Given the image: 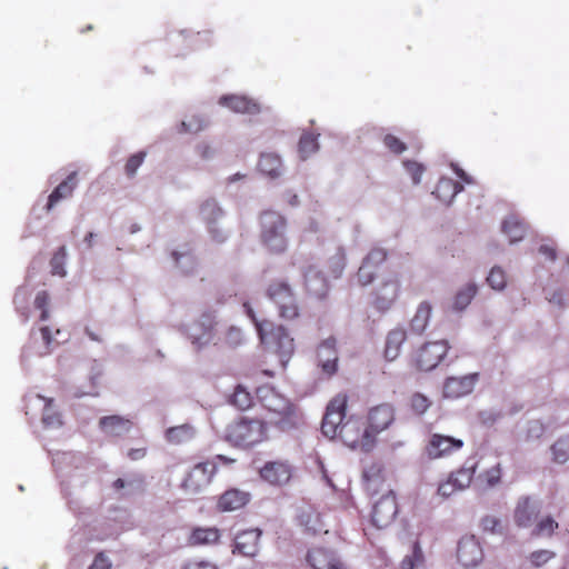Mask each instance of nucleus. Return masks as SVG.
<instances>
[{
    "instance_id": "61",
    "label": "nucleus",
    "mask_w": 569,
    "mask_h": 569,
    "mask_svg": "<svg viewBox=\"0 0 569 569\" xmlns=\"http://www.w3.org/2000/svg\"><path fill=\"white\" fill-rule=\"evenodd\" d=\"M111 562L110 560L103 555L99 553L92 565L89 567V569H110Z\"/></svg>"
},
{
    "instance_id": "56",
    "label": "nucleus",
    "mask_w": 569,
    "mask_h": 569,
    "mask_svg": "<svg viewBox=\"0 0 569 569\" xmlns=\"http://www.w3.org/2000/svg\"><path fill=\"white\" fill-rule=\"evenodd\" d=\"M66 259H67L66 251H57L53 254L51 262H50L52 274L60 276V277L66 276V270L63 268V266L66 263Z\"/></svg>"
},
{
    "instance_id": "26",
    "label": "nucleus",
    "mask_w": 569,
    "mask_h": 569,
    "mask_svg": "<svg viewBox=\"0 0 569 569\" xmlns=\"http://www.w3.org/2000/svg\"><path fill=\"white\" fill-rule=\"evenodd\" d=\"M260 476L270 485L281 486L287 483L291 476V467L286 462H268L261 468Z\"/></svg>"
},
{
    "instance_id": "34",
    "label": "nucleus",
    "mask_w": 569,
    "mask_h": 569,
    "mask_svg": "<svg viewBox=\"0 0 569 569\" xmlns=\"http://www.w3.org/2000/svg\"><path fill=\"white\" fill-rule=\"evenodd\" d=\"M502 231L510 243H516L527 237L529 228L523 220L516 216L506 218L502 222Z\"/></svg>"
},
{
    "instance_id": "38",
    "label": "nucleus",
    "mask_w": 569,
    "mask_h": 569,
    "mask_svg": "<svg viewBox=\"0 0 569 569\" xmlns=\"http://www.w3.org/2000/svg\"><path fill=\"white\" fill-rule=\"evenodd\" d=\"M431 305L427 301L421 302L410 321V330L417 335H421L429 325L431 317Z\"/></svg>"
},
{
    "instance_id": "40",
    "label": "nucleus",
    "mask_w": 569,
    "mask_h": 569,
    "mask_svg": "<svg viewBox=\"0 0 569 569\" xmlns=\"http://www.w3.org/2000/svg\"><path fill=\"white\" fill-rule=\"evenodd\" d=\"M477 291L478 288L475 282H469L466 286H463L456 293L453 298L452 308L457 311L465 310L477 295Z\"/></svg>"
},
{
    "instance_id": "46",
    "label": "nucleus",
    "mask_w": 569,
    "mask_h": 569,
    "mask_svg": "<svg viewBox=\"0 0 569 569\" xmlns=\"http://www.w3.org/2000/svg\"><path fill=\"white\" fill-rule=\"evenodd\" d=\"M423 562V555L420 546L418 542H416L412 547L411 555L406 556L401 563L399 569H415L419 566H421Z\"/></svg>"
},
{
    "instance_id": "24",
    "label": "nucleus",
    "mask_w": 569,
    "mask_h": 569,
    "mask_svg": "<svg viewBox=\"0 0 569 569\" xmlns=\"http://www.w3.org/2000/svg\"><path fill=\"white\" fill-rule=\"evenodd\" d=\"M386 260V251H369L367 257L363 259L358 273L357 279L361 286H367L372 282L375 274L380 264Z\"/></svg>"
},
{
    "instance_id": "29",
    "label": "nucleus",
    "mask_w": 569,
    "mask_h": 569,
    "mask_svg": "<svg viewBox=\"0 0 569 569\" xmlns=\"http://www.w3.org/2000/svg\"><path fill=\"white\" fill-rule=\"evenodd\" d=\"M365 488L371 496L383 491L385 477L383 468L380 463L373 462L363 471Z\"/></svg>"
},
{
    "instance_id": "44",
    "label": "nucleus",
    "mask_w": 569,
    "mask_h": 569,
    "mask_svg": "<svg viewBox=\"0 0 569 569\" xmlns=\"http://www.w3.org/2000/svg\"><path fill=\"white\" fill-rule=\"evenodd\" d=\"M171 258L184 273L191 272L194 268L192 251H172Z\"/></svg>"
},
{
    "instance_id": "50",
    "label": "nucleus",
    "mask_w": 569,
    "mask_h": 569,
    "mask_svg": "<svg viewBox=\"0 0 569 569\" xmlns=\"http://www.w3.org/2000/svg\"><path fill=\"white\" fill-rule=\"evenodd\" d=\"M481 529L485 532H489L492 535H502L503 533V526L495 516H486L480 521Z\"/></svg>"
},
{
    "instance_id": "51",
    "label": "nucleus",
    "mask_w": 569,
    "mask_h": 569,
    "mask_svg": "<svg viewBox=\"0 0 569 569\" xmlns=\"http://www.w3.org/2000/svg\"><path fill=\"white\" fill-rule=\"evenodd\" d=\"M206 127V122L201 117L191 116L183 120L180 124V132L197 133Z\"/></svg>"
},
{
    "instance_id": "30",
    "label": "nucleus",
    "mask_w": 569,
    "mask_h": 569,
    "mask_svg": "<svg viewBox=\"0 0 569 569\" xmlns=\"http://www.w3.org/2000/svg\"><path fill=\"white\" fill-rule=\"evenodd\" d=\"M463 190V186L448 177H442L436 184L435 191L432 192L440 201L446 204L451 203L455 197Z\"/></svg>"
},
{
    "instance_id": "14",
    "label": "nucleus",
    "mask_w": 569,
    "mask_h": 569,
    "mask_svg": "<svg viewBox=\"0 0 569 569\" xmlns=\"http://www.w3.org/2000/svg\"><path fill=\"white\" fill-rule=\"evenodd\" d=\"M463 441L450 436L432 433L426 445L425 452L429 459H440L459 451Z\"/></svg>"
},
{
    "instance_id": "45",
    "label": "nucleus",
    "mask_w": 569,
    "mask_h": 569,
    "mask_svg": "<svg viewBox=\"0 0 569 569\" xmlns=\"http://www.w3.org/2000/svg\"><path fill=\"white\" fill-rule=\"evenodd\" d=\"M553 460L565 463L569 460V436L559 438L551 447Z\"/></svg>"
},
{
    "instance_id": "17",
    "label": "nucleus",
    "mask_w": 569,
    "mask_h": 569,
    "mask_svg": "<svg viewBox=\"0 0 569 569\" xmlns=\"http://www.w3.org/2000/svg\"><path fill=\"white\" fill-rule=\"evenodd\" d=\"M457 558L465 568L478 566L483 558L479 541L473 536L461 538L458 543Z\"/></svg>"
},
{
    "instance_id": "59",
    "label": "nucleus",
    "mask_w": 569,
    "mask_h": 569,
    "mask_svg": "<svg viewBox=\"0 0 569 569\" xmlns=\"http://www.w3.org/2000/svg\"><path fill=\"white\" fill-rule=\"evenodd\" d=\"M182 569H217V566L212 562L206 560H189L183 566Z\"/></svg>"
},
{
    "instance_id": "49",
    "label": "nucleus",
    "mask_w": 569,
    "mask_h": 569,
    "mask_svg": "<svg viewBox=\"0 0 569 569\" xmlns=\"http://www.w3.org/2000/svg\"><path fill=\"white\" fill-rule=\"evenodd\" d=\"M147 153L139 151L130 156L124 164V172L129 178H133L139 167L143 163Z\"/></svg>"
},
{
    "instance_id": "55",
    "label": "nucleus",
    "mask_w": 569,
    "mask_h": 569,
    "mask_svg": "<svg viewBox=\"0 0 569 569\" xmlns=\"http://www.w3.org/2000/svg\"><path fill=\"white\" fill-rule=\"evenodd\" d=\"M383 144L395 154H401L407 150L406 143L390 133L383 137Z\"/></svg>"
},
{
    "instance_id": "63",
    "label": "nucleus",
    "mask_w": 569,
    "mask_h": 569,
    "mask_svg": "<svg viewBox=\"0 0 569 569\" xmlns=\"http://www.w3.org/2000/svg\"><path fill=\"white\" fill-rule=\"evenodd\" d=\"M547 299L549 300V302H551L558 307L565 306L563 295L561 292H553L552 295L547 296Z\"/></svg>"
},
{
    "instance_id": "33",
    "label": "nucleus",
    "mask_w": 569,
    "mask_h": 569,
    "mask_svg": "<svg viewBox=\"0 0 569 569\" xmlns=\"http://www.w3.org/2000/svg\"><path fill=\"white\" fill-rule=\"evenodd\" d=\"M299 523L307 531L318 533L325 530V525L318 510L312 506L301 507L298 513Z\"/></svg>"
},
{
    "instance_id": "21",
    "label": "nucleus",
    "mask_w": 569,
    "mask_h": 569,
    "mask_svg": "<svg viewBox=\"0 0 569 569\" xmlns=\"http://www.w3.org/2000/svg\"><path fill=\"white\" fill-rule=\"evenodd\" d=\"M260 537L259 529H248L237 533L232 552L243 557H254L259 551Z\"/></svg>"
},
{
    "instance_id": "39",
    "label": "nucleus",
    "mask_w": 569,
    "mask_h": 569,
    "mask_svg": "<svg viewBox=\"0 0 569 569\" xmlns=\"http://www.w3.org/2000/svg\"><path fill=\"white\" fill-rule=\"evenodd\" d=\"M258 168L263 174L277 178L281 174L282 162L280 157L276 153H262L259 159Z\"/></svg>"
},
{
    "instance_id": "2",
    "label": "nucleus",
    "mask_w": 569,
    "mask_h": 569,
    "mask_svg": "<svg viewBox=\"0 0 569 569\" xmlns=\"http://www.w3.org/2000/svg\"><path fill=\"white\" fill-rule=\"evenodd\" d=\"M243 308L254 323L261 343L269 352L278 356L281 367L284 368L295 352L293 338L280 325H274L269 320L258 321L252 308L247 302L243 303Z\"/></svg>"
},
{
    "instance_id": "57",
    "label": "nucleus",
    "mask_w": 569,
    "mask_h": 569,
    "mask_svg": "<svg viewBox=\"0 0 569 569\" xmlns=\"http://www.w3.org/2000/svg\"><path fill=\"white\" fill-rule=\"evenodd\" d=\"M555 557V552L550 550H537L530 553L529 560L535 567H541Z\"/></svg>"
},
{
    "instance_id": "62",
    "label": "nucleus",
    "mask_w": 569,
    "mask_h": 569,
    "mask_svg": "<svg viewBox=\"0 0 569 569\" xmlns=\"http://www.w3.org/2000/svg\"><path fill=\"white\" fill-rule=\"evenodd\" d=\"M29 291L26 288H19L14 295V305L17 310L20 311L22 309V305L27 301L29 297Z\"/></svg>"
},
{
    "instance_id": "15",
    "label": "nucleus",
    "mask_w": 569,
    "mask_h": 569,
    "mask_svg": "<svg viewBox=\"0 0 569 569\" xmlns=\"http://www.w3.org/2000/svg\"><path fill=\"white\" fill-rule=\"evenodd\" d=\"M400 293V281L397 276L382 280L377 287L372 300L373 307L381 312L388 311Z\"/></svg>"
},
{
    "instance_id": "60",
    "label": "nucleus",
    "mask_w": 569,
    "mask_h": 569,
    "mask_svg": "<svg viewBox=\"0 0 569 569\" xmlns=\"http://www.w3.org/2000/svg\"><path fill=\"white\" fill-rule=\"evenodd\" d=\"M226 340L231 346H237L242 340V331L239 328L231 327L229 328Z\"/></svg>"
},
{
    "instance_id": "36",
    "label": "nucleus",
    "mask_w": 569,
    "mask_h": 569,
    "mask_svg": "<svg viewBox=\"0 0 569 569\" xmlns=\"http://www.w3.org/2000/svg\"><path fill=\"white\" fill-rule=\"evenodd\" d=\"M306 287L308 291L318 297L322 298L328 292V282L326 278L317 271L315 268H309L305 274Z\"/></svg>"
},
{
    "instance_id": "31",
    "label": "nucleus",
    "mask_w": 569,
    "mask_h": 569,
    "mask_svg": "<svg viewBox=\"0 0 569 569\" xmlns=\"http://www.w3.org/2000/svg\"><path fill=\"white\" fill-rule=\"evenodd\" d=\"M248 502L249 493L238 489H230L220 496L218 508L221 511H234L244 507Z\"/></svg>"
},
{
    "instance_id": "10",
    "label": "nucleus",
    "mask_w": 569,
    "mask_h": 569,
    "mask_svg": "<svg viewBox=\"0 0 569 569\" xmlns=\"http://www.w3.org/2000/svg\"><path fill=\"white\" fill-rule=\"evenodd\" d=\"M449 348L446 340L426 342L415 353L416 367L421 371L436 369L447 356Z\"/></svg>"
},
{
    "instance_id": "64",
    "label": "nucleus",
    "mask_w": 569,
    "mask_h": 569,
    "mask_svg": "<svg viewBox=\"0 0 569 569\" xmlns=\"http://www.w3.org/2000/svg\"><path fill=\"white\" fill-rule=\"evenodd\" d=\"M318 467H319V470L321 471L322 473V478L323 480L327 482V485L331 488H333V483L331 482V479L329 478L328 476V471L327 469L325 468V465L322 463V461H318Z\"/></svg>"
},
{
    "instance_id": "25",
    "label": "nucleus",
    "mask_w": 569,
    "mask_h": 569,
    "mask_svg": "<svg viewBox=\"0 0 569 569\" xmlns=\"http://www.w3.org/2000/svg\"><path fill=\"white\" fill-rule=\"evenodd\" d=\"M307 561L313 569H343V565L332 550L313 548L308 552Z\"/></svg>"
},
{
    "instance_id": "35",
    "label": "nucleus",
    "mask_w": 569,
    "mask_h": 569,
    "mask_svg": "<svg viewBox=\"0 0 569 569\" xmlns=\"http://www.w3.org/2000/svg\"><path fill=\"white\" fill-rule=\"evenodd\" d=\"M100 427L106 435L120 437L130 431L132 422L119 416H110L100 420Z\"/></svg>"
},
{
    "instance_id": "20",
    "label": "nucleus",
    "mask_w": 569,
    "mask_h": 569,
    "mask_svg": "<svg viewBox=\"0 0 569 569\" xmlns=\"http://www.w3.org/2000/svg\"><path fill=\"white\" fill-rule=\"evenodd\" d=\"M478 380V373H470L462 377H449L443 383V396L446 398H460L469 395Z\"/></svg>"
},
{
    "instance_id": "41",
    "label": "nucleus",
    "mask_w": 569,
    "mask_h": 569,
    "mask_svg": "<svg viewBox=\"0 0 569 569\" xmlns=\"http://www.w3.org/2000/svg\"><path fill=\"white\" fill-rule=\"evenodd\" d=\"M196 433L194 428L191 425H181L177 427L169 428L166 431V437L168 441L174 443H181L188 441L193 438Z\"/></svg>"
},
{
    "instance_id": "53",
    "label": "nucleus",
    "mask_w": 569,
    "mask_h": 569,
    "mask_svg": "<svg viewBox=\"0 0 569 569\" xmlns=\"http://www.w3.org/2000/svg\"><path fill=\"white\" fill-rule=\"evenodd\" d=\"M558 528V522L552 517L541 519L533 529L535 536H551Z\"/></svg>"
},
{
    "instance_id": "42",
    "label": "nucleus",
    "mask_w": 569,
    "mask_h": 569,
    "mask_svg": "<svg viewBox=\"0 0 569 569\" xmlns=\"http://www.w3.org/2000/svg\"><path fill=\"white\" fill-rule=\"evenodd\" d=\"M319 149L318 134L312 132H303L298 143V151L301 159H307L310 154L317 152Z\"/></svg>"
},
{
    "instance_id": "27",
    "label": "nucleus",
    "mask_w": 569,
    "mask_h": 569,
    "mask_svg": "<svg viewBox=\"0 0 569 569\" xmlns=\"http://www.w3.org/2000/svg\"><path fill=\"white\" fill-rule=\"evenodd\" d=\"M539 513V507L529 497H521L513 511V520L520 528L530 527Z\"/></svg>"
},
{
    "instance_id": "5",
    "label": "nucleus",
    "mask_w": 569,
    "mask_h": 569,
    "mask_svg": "<svg viewBox=\"0 0 569 569\" xmlns=\"http://www.w3.org/2000/svg\"><path fill=\"white\" fill-rule=\"evenodd\" d=\"M52 465L66 496L69 485L74 487L83 485V470L87 465L83 456L73 452H57L52 456Z\"/></svg>"
},
{
    "instance_id": "54",
    "label": "nucleus",
    "mask_w": 569,
    "mask_h": 569,
    "mask_svg": "<svg viewBox=\"0 0 569 569\" xmlns=\"http://www.w3.org/2000/svg\"><path fill=\"white\" fill-rule=\"evenodd\" d=\"M403 167L407 172L410 174L412 183L419 184L421 182V177L426 170L425 166L415 160H406L403 161Z\"/></svg>"
},
{
    "instance_id": "12",
    "label": "nucleus",
    "mask_w": 569,
    "mask_h": 569,
    "mask_svg": "<svg viewBox=\"0 0 569 569\" xmlns=\"http://www.w3.org/2000/svg\"><path fill=\"white\" fill-rule=\"evenodd\" d=\"M52 399L39 393L30 392L24 398L26 415H42V422L48 428H56L61 425L60 415L52 408Z\"/></svg>"
},
{
    "instance_id": "6",
    "label": "nucleus",
    "mask_w": 569,
    "mask_h": 569,
    "mask_svg": "<svg viewBox=\"0 0 569 569\" xmlns=\"http://www.w3.org/2000/svg\"><path fill=\"white\" fill-rule=\"evenodd\" d=\"M217 461L231 463L234 460L222 455H217L212 460L197 463L184 478L182 482L183 489L191 495L202 492L211 483L217 472Z\"/></svg>"
},
{
    "instance_id": "22",
    "label": "nucleus",
    "mask_w": 569,
    "mask_h": 569,
    "mask_svg": "<svg viewBox=\"0 0 569 569\" xmlns=\"http://www.w3.org/2000/svg\"><path fill=\"white\" fill-rule=\"evenodd\" d=\"M188 336L197 348L208 345L213 338V317L210 313L203 315L200 321L189 327Z\"/></svg>"
},
{
    "instance_id": "32",
    "label": "nucleus",
    "mask_w": 569,
    "mask_h": 569,
    "mask_svg": "<svg viewBox=\"0 0 569 569\" xmlns=\"http://www.w3.org/2000/svg\"><path fill=\"white\" fill-rule=\"evenodd\" d=\"M406 339L407 332L403 328L398 327L388 332L385 347V358L388 361H393L399 357Z\"/></svg>"
},
{
    "instance_id": "18",
    "label": "nucleus",
    "mask_w": 569,
    "mask_h": 569,
    "mask_svg": "<svg viewBox=\"0 0 569 569\" xmlns=\"http://www.w3.org/2000/svg\"><path fill=\"white\" fill-rule=\"evenodd\" d=\"M218 102L236 113L256 116L261 112L260 103L243 94H224L219 98Z\"/></svg>"
},
{
    "instance_id": "8",
    "label": "nucleus",
    "mask_w": 569,
    "mask_h": 569,
    "mask_svg": "<svg viewBox=\"0 0 569 569\" xmlns=\"http://www.w3.org/2000/svg\"><path fill=\"white\" fill-rule=\"evenodd\" d=\"M268 297L276 305L279 317L284 320H293L299 316L297 300L290 287L286 282H274L268 288Z\"/></svg>"
},
{
    "instance_id": "28",
    "label": "nucleus",
    "mask_w": 569,
    "mask_h": 569,
    "mask_svg": "<svg viewBox=\"0 0 569 569\" xmlns=\"http://www.w3.org/2000/svg\"><path fill=\"white\" fill-rule=\"evenodd\" d=\"M77 186V172L73 171L49 194L46 210L51 211L60 201L71 198Z\"/></svg>"
},
{
    "instance_id": "1",
    "label": "nucleus",
    "mask_w": 569,
    "mask_h": 569,
    "mask_svg": "<svg viewBox=\"0 0 569 569\" xmlns=\"http://www.w3.org/2000/svg\"><path fill=\"white\" fill-rule=\"evenodd\" d=\"M347 401L348 397L345 393H338L330 400L322 419L321 431L330 439L339 438L353 450L369 452L376 445L373 433L363 427L360 419H346Z\"/></svg>"
},
{
    "instance_id": "48",
    "label": "nucleus",
    "mask_w": 569,
    "mask_h": 569,
    "mask_svg": "<svg viewBox=\"0 0 569 569\" xmlns=\"http://www.w3.org/2000/svg\"><path fill=\"white\" fill-rule=\"evenodd\" d=\"M487 281L493 290H503L507 283L506 273L500 267H493L487 277Z\"/></svg>"
},
{
    "instance_id": "23",
    "label": "nucleus",
    "mask_w": 569,
    "mask_h": 569,
    "mask_svg": "<svg viewBox=\"0 0 569 569\" xmlns=\"http://www.w3.org/2000/svg\"><path fill=\"white\" fill-rule=\"evenodd\" d=\"M393 419L395 412L391 406H377L369 411L367 429L371 430L376 439V436L387 429L392 423Z\"/></svg>"
},
{
    "instance_id": "9",
    "label": "nucleus",
    "mask_w": 569,
    "mask_h": 569,
    "mask_svg": "<svg viewBox=\"0 0 569 569\" xmlns=\"http://www.w3.org/2000/svg\"><path fill=\"white\" fill-rule=\"evenodd\" d=\"M476 469L477 461L468 459L460 469L451 472L445 481L439 483L438 495L443 498H449L467 489L471 483Z\"/></svg>"
},
{
    "instance_id": "37",
    "label": "nucleus",
    "mask_w": 569,
    "mask_h": 569,
    "mask_svg": "<svg viewBox=\"0 0 569 569\" xmlns=\"http://www.w3.org/2000/svg\"><path fill=\"white\" fill-rule=\"evenodd\" d=\"M220 532L214 527L196 528L189 537V543L192 546H208L217 543Z\"/></svg>"
},
{
    "instance_id": "47",
    "label": "nucleus",
    "mask_w": 569,
    "mask_h": 569,
    "mask_svg": "<svg viewBox=\"0 0 569 569\" xmlns=\"http://www.w3.org/2000/svg\"><path fill=\"white\" fill-rule=\"evenodd\" d=\"M231 402L238 407L240 410H246L252 405L251 393L241 386H238L234 389V392L231 398Z\"/></svg>"
},
{
    "instance_id": "4",
    "label": "nucleus",
    "mask_w": 569,
    "mask_h": 569,
    "mask_svg": "<svg viewBox=\"0 0 569 569\" xmlns=\"http://www.w3.org/2000/svg\"><path fill=\"white\" fill-rule=\"evenodd\" d=\"M267 431L268 426L264 421L241 418L227 427L224 438L233 446L251 447L266 440Z\"/></svg>"
},
{
    "instance_id": "58",
    "label": "nucleus",
    "mask_w": 569,
    "mask_h": 569,
    "mask_svg": "<svg viewBox=\"0 0 569 569\" xmlns=\"http://www.w3.org/2000/svg\"><path fill=\"white\" fill-rule=\"evenodd\" d=\"M48 302H49V297L46 291L39 292L34 299L36 308L41 311V313H40L41 321H46L49 318V310L47 308Z\"/></svg>"
},
{
    "instance_id": "7",
    "label": "nucleus",
    "mask_w": 569,
    "mask_h": 569,
    "mask_svg": "<svg viewBox=\"0 0 569 569\" xmlns=\"http://www.w3.org/2000/svg\"><path fill=\"white\" fill-rule=\"evenodd\" d=\"M262 243L271 249L284 246L286 219L274 211H264L260 216Z\"/></svg>"
},
{
    "instance_id": "3",
    "label": "nucleus",
    "mask_w": 569,
    "mask_h": 569,
    "mask_svg": "<svg viewBox=\"0 0 569 569\" xmlns=\"http://www.w3.org/2000/svg\"><path fill=\"white\" fill-rule=\"evenodd\" d=\"M261 406L271 413L270 423L281 430H288L297 425V413L293 405L272 386L263 385L256 391Z\"/></svg>"
},
{
    "instance_id": "13",
    "label": "nucleus",
    "mask_w": 569,
    "mask_h": 569,
    "mask_svg": "<svg viewBox=\"0 0 569 569\" xmlns=\"http://www.w3.org/2000/svg\"><path fill=\"white\" fill-rule=\"evenodd\" d=\"M398 513L396 496L388 490L387 493L373 503L371 520L377 528H386L391 525Z\"/></svg>"
},
{
    "instance_id": "11",
    "label": "nucleus",
    "mask_w": 569,
    "mask_h": 569,
    "mask_svg": "<svg viewBox=\"0 0 569 569\" xmlns=\"http://www.w3.org/2000/svg\"><path fill=\"white\" fill-rule=\"evenodd\" d=\"M199 214L214 241L223 242L228 238L227 231L219 227L224 211L214 198H208L200 203Z\"/></svg>"
},
{
    "instance_id": "43",
    "label": "nucleus",
    "mask_w": 569,
    "mask_h": 569,
    "mask_svg": "<svg viewBox=\"0 0 569 569\" xmlns=\"http://www.w3.org/2000/svg\"><path fill=\"white\" fill-rule=\"evenodd\" d=\"M502 471L499 463L480 473L478 480L483 489L493 488L501 480Z\"/></svg>"
},
{
    "instance_id": "52",
    "label": "nucleus",
    "mask_w": 569,
    "mask_h": 569,
    "mask_svg": "<svg viewBox=\"0 0 569 569\" xmlns=\"http://www.w3.org/2000/svg\"><path fill=\"white\" fill-rule=\"evenodd\" d=\"M431 401L429 398L420 392H416L410 398V408L417 415L425 413L430 407Z\"/></svg>"
},
{
    "instance_id": "16",
    "label": "nucleus",
    "mask_w": 569,
    "mask_h": 569,
    "mask_svg": "<svg viewBox=\"0 0 569 569\" xmlns=\"http://www.w3.org/2000/svg\"><path fill=\"white\" fill-rule=\"evenodd\" d=\"M54 345L49 327H41L38 331H32L29 345L22 351V362L31 356H46L50 353Z\"/></svg>"
},
{
    "instance_id": "19",
    "label": "nucleus",
    "mask_w": 569,
    "mask_h": 569,
    "mask_svg": "<svg viewBox=\"0 0 569 569\" xmlns=\"http://www.w3.org/2000/svg\"><path fill=\"white\" fill-rule=\"evenodd\" d=\"M318 363L322 372L328 377L333 376L338 370L337 341L330 337L323 340L318 347Z\"/></svg>"
}]
</instances>
